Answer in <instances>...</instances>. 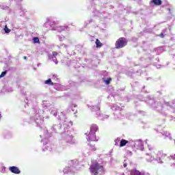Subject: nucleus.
I'll use <instances>...</instances> for the list:
<instances>
[{
  "instance_id": "f257e3e1",
  "label": "nucleus",
  "mask_w": 175,
  "mask_h": 175,
  "mask_svg": "<svg viewBox=\"0 0 175 175\" xmlns=\"http://www.w3.org/2000/svg\"><path fill=\"white\" fill-rule=\"evenodd\" d=\"M137 99L141 102H146L152 110H155V111L165 117L168 116L169 113H175V98L171 102L166 103L157 101L152 96H149V97H142V96H139Z\"/></svg>"
},
{
  "instance_id": "f03ea898",
  "label": "nucleus",
  "mask_w": 175,
  "mask_h": 175,
  "mask_svg": "<svg viewBox=\"0 0 175 175\" xmlns=\"http://www.w3.org/2000/svg\"><path fill=\"white\" fill-rule=\"evenodd\" d=\"M149 151H152L150 154L146 153L148 157L146 158L147 162H152L156 161L157 163H165V162H170L172 167H175V154L167 157L166 154H164L161 150H157L155 148L148 146Z\"/></svg>"
},
{
  "instance_id": "7ed1b4c3",
  "label": "nucleus",
  "mask_w": 175,
  "mask_h": 175,
  "mask_svg": "<svg viewBox=\"0 0 175 175\" xmlns=\"http://www.w3.org/2000/svg\"><path fill=\"white\" fill-rule=\"evenodd\" d=\"M90 170L92 174L94 175H100L105 173V168L100 164L98 163L96 161H93L90 167Z\"/></svg>"
},
{
  "instance_id": "20e7f679",
  "label": "nucleus",
  "mask_w": 175,
  "mask_h": 175,
  "mask_svg": "<svg viewBox=\"0 0 175 175\" xmlns=\"http://www.w3.org/2000/svg\"><path fill=\"white\" fill-rule=\"evenodd\" d=\"M43 113H44V111L38 109V113L30 118L31 122H35L37 126H41V125H43V122H44V118L42 117V114H43Z\"/></svg>"
},
{
  "instance_id": "39448f33",
  "label": "nucleus",
  "mask_w": 175,
  "mask_h": 175,
  "mask_svg": "<svg viewBox=\"0 0 175 175\" xmlns=\"http://www.w3.org/2000/svg\"><path fill=\"white\" fill-rule=\"evenodd\" d=\"M70 128V127H66V129H64L62 137L64 139L66 143H69V144H75V143H76V140L75 139L73 135L70 133V131H69Z\"/></svg>"
},
{
  "instance_id": "423d86ee",
  "label": "nucleus",
  "mask_w": 175,
  "mask_h": 175,
  "mask_svg": "<svg viewBox=\"0 0 175 175\" xmlns=\"http://www.w3.org/2000/svg\"><path fill=\"white\" fill-rule=\"evenodd\" d=\"M57 120H59V121L63 122L64 129L66 128H70V126H72L73 125V122L68 120L66 115H65L64 112H60V113L58 114Z\"/></svg>"
},
{
  "instance_id": "0eeeda50",
  "label": "nucleus",
  "mask_w": 175,
  "mask_h": 175,
  "mask_svg": "<svg viewBox=\"0 0 175 175\" xmlns=\"http://www.w3.org/2000/svg\"><path fill=\"white\" fill-rule=\"evenodd\" d=\"M133 150L136 151V150H139L143 151L144 150V143L142 139H137L133 142Z\"/></svg>"
},
{
  "instance_id": "6e6552de",
  "label": "nucleus",
  "mask_w": 175,
  "mask_h": 175,
  "mask_svg": "<svg viewBox=\"0 0 175 175\" xmlns=\"http://www.w3.org/2000/svg\"><path fill=\"white\" fill-rule=\"evenodd\" d=\"M90 109H92V111L96 112V117L97 118H99V120H106L107 118H109V116L102 115L100 113V107H99V105L90 107Z\"/></svg>"
},
{
  "instance_id": "1a4fd4ad",
  "label": "nucleus",
  "mask_w": 175,
  "mask_h": 175,
  "mask_svg": "<svg viewBox=\"0 0 175 175\" xmlns=\"http://www.w3.org/2000/svg\"><path fill=\"white\" fill-rule=\"evenodd\" d=\"M128 44V40L125 38H120L115 44L116 49H123Z\"/></svg>"
},
{
  "instance_id": "9d476101",
  "label": "nucleus",
  "mask_w": 175,
  "mask_h": 175,
  "mask_svg": "<svg viewBox=\"0 0 175 175\" xmlns=\"http://www.w3.org/2000/svg\"><path fill=\"white\" fill-rule=\"evenodd\" d=\"M68 26H54V24L51 23V30L57 31V32H62V31H68Z\"/></svg>"
},
{
  "instance_id": "9b49d317",
  "label": "nucleus",
  "mask_w": 175,
  "mask_h": 175,
  "mask_svg": "<svg viewBox=\"0 0 175 175\" xmlns=\"http://www.w3.org/2000/svg\"><path fill=\"white\" fill-rule=\"evenodd\" d=\"M157 132L159 133H161L163 136H165V139H169V140H173V138H172V134L169 133V131H165L163 130H161V127H159L157 129Z\"/></svg>"
},
{
  "instance_id": "f8f14e48",
  "label": "nucleus",
  "mask_w": 175,
  "mask_h": 175,
  "mask_svg": "<svg viewBox=\"0 0 175 175\" xmlns=\"http://www.w3.org/2000/svg\"><path fill=\"white\" fill-rule=\"evenodd\" d=\"M57 55H58V53L55 51H53L52 52V54L49 55V59L55 62L56 65L58 64V61H57Z\"/></svg>"
},
{
  "instance_id": "ddd939ff",
  "label": "nucleus",
  "mask_w": 175,
  "mask_h": 175,
  "mask_svg": "<svg viewBox=\"0 0 175 175\" xmlns=\"http://www.w3.org/2000/svg\"><path fill=\"white\" fill-rule=\"evenodd\" d=\"M86 139L88 142H95L96 140V135H95V133L90 132Z\"/></svg>"
},
{
  "instance_id": "4468645a",
  "label": "nucleus",
  "mask_w": 175,
  "mask_h": 175,
  "mask_svg": "<svg viewBox=\"0 0 175 175\" xmlns=\"http://www.w3.org/2000/svg\"><path fill=\"white\" fill-rule=\"evenodd\" d=\"M9 170L11 172V173H14V174H20L21 173L20 169L16 166L10 167Z\"/></svg>"
},
{
  "instance_id": "2eb2a0df",
  "label": "nucleus",
  "mask_w": 175,
  "mask_h": 175,
  "mask_svg": "<svg viewBox=\"0 0 175 175\" xmlns=\"http://www.w3.org/2000/svg\"><path fill=\"white\" fill-rule=\"evenodd\" d=\"M162 5V0H151L150 1V6H161Z\"/></svg>"
},
{
  "instance_id": "dca6fc26",
  "label": "nucleus",
  "mask_w": 175,
  "mask_h": 175,
  "mask_svg": "<svg viewBox=\"0 0 175 175\" xmlns=\"http://www.w3.org/2000/svg\"><path fill=\"white\" fill-rule=\"evenodd\" d=\"M35 99V95L31 92H26V100H33Z\"/></svg>"
},
{
  "instance_id": "f3484780",
  "label": "nucleus",
  "mask_w": 175,
  "mask_h": 175,
  "mask_svg": "<svg viewBox=\"0 0 175 175\" xmlns=\"http://www.w3.org/2000/svg\"><path fill=\"white\" fill-rule=\"evenodd\" d=\"M49 111H50V114H51L52 116H54V117H57V108L52 107L50 108Z\"/></svg>"
},
{
  "instance_id": "a211bd4d",
  "label": "nucleus",
  "mask_w": 175,
  "mask_h": 175,
  "mask_svg": "<svg viewBox=\"0 0 175 175\" xmlns=\"http://www.w3.org/2000/svg\"><path fill=\"white\" fill-rule=\"evenodd\" d=\"M51 24H53V26L57 24V22L55 21H50V20L49 18L46 19V22L44 23V26L46 28H48L49 25H50V27H51Z\"/></svg>"
},
{
  "instance_id": "6ab92c4d",
  "label": "nucleus",
  "mask_w": 175,
  "mask_h": 175,
  "mask_svg": "<svg viewBox=\"0 0 175 175\" xmlns=\"http://www.w3.org/2000/svg\"><path fill=\"white\" fill-rule=\"evenodd\" d=\"M132 174L133 175H146V174L144 172H140L136 169L132 170Z\"/></svg>"
},
{
  "instance_id": "aec40b11",
  "label": "nucleus",
  "mask_w": 175,
  "mask_h": 175,
  "mask_svg": "<svg viewBox=\"0 0 175 175\" xmlns=\"http://www.w3.org/2000/svg\"><path fill=\"white\" fill-rule=\"evenodd\" d=\"M96 131H98V126L96 124H93L90 127V132L92 133H96Z\"/></svg>"
},
{
  "instance_id": "412c9836",
  "label": "nucleus",
  "mask_w": 175,
  "mask_h": 175,
  "mask_svg": "<svg viewBox=\"0 0 175 175\" xmlns=\"http://www.w3.org/2000/svg\"><path fill=\"white\" fill-rule=\"evenodd\" d=\"M46 150L47 151H53V147L50 144H46L44 145V151Z\"/></svg>"
},
{
  "instance_id": "4be33fe9",
  "label": "nucleus",
  "mask_w": 175,
  "mask_h": 175,
  "mask_svg": "<svg viewBox=\"0 0 175 175\" xmlns=\"http://www.w3.org/2000/svg\"><path fill=\"white\" fill-rule=\"evenodd\" d=\"M40 137H44L45 140L49 139V137H51V134H49V131H46L44 135H40Z\"/></svg>"
},
{
  "instance_id": "5701e85b",
  "label": "nucleus",
  "mask_w": 175,
  "mask_h": 175,
  "mask_svg": "<svg viewBox=\"0 0 175 175\" xmlns=\"http://www.w3.org/2000/svg\"><path fill=\"white\" fill-rule=\"evenodd\" d=\"M103 81L106 85H109L111 83V78H103Z\"/></svg>"
},
{
  "instance_id": "b1692460",
  "label": "nucleus",
  "mask_w": 175,
  "mask_h": 175,
  "mask_svg": "<svg viewBox=\"0 0 175 175\" xmlns=\"http://www.w3.org/2000/svg\"><path fill=\"white\" fill-rule=\"evenodd\" d=\"M128 144V141L126 139H122L120 143V147H125Z\"/></svg>"
},
{
  "instance_id": "393cba45",
  "label": "nucleus",
  "mask_w": 175,
  "mask_h": 175,
  "mask_svg": "<svg viewBox=\"0 0 175 175\" xmlns=\"http://www.w3.org/2000/svg\"><path fill=\"white\" fill-rule=\"evenodd\" d=\"M88 147L92 151H95V150H96L95 148V144L93 142L88 144Z\"/></svg>"
},
{
  "instance_id": "a878e982",
  "label": "nucleus",
  "mask_w": 175,
  "mask_h": 175,
  "mask_svg": "<svg viewBox=\"0 0 175 175\" xmlns=\"http://www.w3.org/2000/svg\"><path fill=\"white\" fill-rule=\"evenodd\" d=\"M93 16H94V17H100L102 16V13L98 10H94L93 12Z\"/></svg>"
},
{
  "instance_id": "bb28decb",
  "label": "nucleus",
  "mask_w": 175,
  "mask_h": 175,
  "mask_svg": "<svg viewBox=\"0 0 175 175\" xmlns=\"http://www.w3.org/2000/svg\"><path fill=\"white\" fill-rule=\"evenodd\" d=\"M53 129L55 132H58L61 129V124L54 125Z\"/></svg>"
},
{
  "instance_id": "cd10ccee",
  "label": "nucleus",
  "mask_w": 175,
  "mask_h": 175,
  "mask_svg": "<svg viewBox=\"0 0 175 175\" xmlns=\"http://www.w3.org/2000/svg\"><path fill=\"white\" fill-rule=\"evenodd\" d=\"M111 109L113 111H117V110H121V107H120L117 104H113L111 106Z\"/></svg>"
},
{
  "instance_id": "c85d7f7f",
  "label": "nucleus",
  "mask_w": 175,
  "mask_h": 175,
  "mask_svg": "<svg viewBox=\"0 0 175 175\" xmlns=\"http://www.w3.org/2000/svg\"><path fill=\"white\" fill-rule=\"evenodd\" d=\"M69 84H70V87H79V83H76L72 81H70Z\"/></svg>"
},
{
  "instance_id": "c756f323",
  "label": "nucleus",
  "mask_w": 175,
  "mask_h": 175,
  "mask_svg": "<svg viewBox=\"0 0 175 175\" xmlns=\"http://www.w3.org/2000/svg\"><path fill=\"white\" fill-rule=\"evenodd\" d=\"M44 84H47L48 85H54V83L51 81V79H49L44 81Z\"/></svg>"
},
{
  "instance_id": "7c9ffc66",
  "label": "nucleus",
  "mask_w": 175,
  "mask_h": 175,
  "mask_svg": "<svg viewBox=\"0 0 175 175\" xmlns=\"http://www.w3.org/2000/svg\"><path fill=\"white\" fill-rule=\"evenodd\" d=\"M96 47H102V43L98 39L96 40Z\"/></svg>"
},
{
  "instance_id": "2f4dec72",
  "label": "nucleus",
  "mask_w": 175,
  "mask_h": 175,
  "mask_svg": "<svg viewBox=\"0 0 175 175\" xmlns=\"http://www.w3.org/2000/svg\"><path fill=\"white\" fill-rule=\"evenodd\" d=\"M33 43H40V41L39 40V38L38 37H33Z\"/></svg>"
},
{
  "instance_id": "473e14b6",
  "label": "nucleus",
  "mask_w": 175,
  "mask_h": 175,
  "mask_svg": "<svg viewBox=\"0 0 175 175\" xmlns=\"http://www.w3.org/2000/svg\"><path fill=\"white\" fill-rule=\"evenodd\" d=\"M4 31H5V33H10V29H9V28H8V26L7 25H5V28H4Z\"/></svg>"
},
{
  "instance_id": "72a5a7b5",
  "label": "nucleus",
  "mask_w": 175,
  "mask_h": 175,
  "mask_svg": "<svg viewBox=\"0 0 175 175\" xmlns=\"http://www.w3.org/2000/svg\"><path fill=\"white\" fill-rule=\"evenodd\" d=\"M5 172H6V167L5 166L2 165L1 167V173H5Z\"/></svg>"
},
{
  "instance_id": "f704fd0d",
  "label": "nucleus",
  "mask_w": 175,
  "mask_h": 175,
  "mask_svg": "<svg viewBox=\"0 0 175 175\" xmlns=\"http://www.w3.org/2000/svg\"><path fill=\"white\" fill-rule=\"evenodd\" d=\"M6 71H3L1 72V74L0 75V79H2V77H5V76H6Z\"/></svg>"
},
{
  "instance_id": "c9c22d12",
  "label": "nucleus",
  "mask_w": 175,
  "mask_h": 175,
  "mask_svg": "<svg viewBox=\"0 0 175 175\" xmlns=\"http://www.w3.org/2000/svg\"><path fill=\"white\" fill-rule=\"evenodd\" d=\"M59 40H60V42H62V40H65V36L62 35L59 36Z\"/></svg>"
},
{
  "instance_id": "e433bc0d",
  "label": "nucleus",
  "mask_w": 175,
  "mask_h": 175,
  "mask_svg": "<svg viewBox=\"0 0 175 175\" xmlns=\"http://www.w3.org/2000/svg\"><path fill=\"white\" fill-rule=\"evenodd\" d=\"M139 114H141V116H146V112L143 111H139Z\"/></svg>"
},
{
  "instance_id": "4c0bfd02",
  "label": "nucleus",
  "mask_w": 175,
  "mask_h": 175,
  "mask_svg": "<svg viewBox=\"0 0 175 175\" xmlns=\"http://www.w3.org/2000/svg\"><path fill=\"white\" fill-rule=\"evenodd\" d=\"M10 137H12L10 134H7L5 135V139H10Z\"/></svg>"
},
{
  "instance_id": "58836bf2",
  "label": "nucleus",
  "mask_w": 175,
  "mask_h": 175,
  "mask_svg": "<svg viewBox=\"0 0 175 175\" xmlns=\"http://www.w3.org/2000/svg\"><path fill=\"white\" fill-rule=\"evenodd\" d=\"M66 47H68V46L64 44H62V45L59 46L60 49L66 48Z\"/></svg>"
},
{
  "instance_id": "ea45409f",
  "label": "nucleus",
  "mask_w": 175,
  "mask_h": 175,
  "mask_svg": "<svg viewBox=\"0 0 175 175\" xmlns=\"http://www.w3.org/2000/svg\"><path fill=\"white\" fill-rule=\"evenodd\" d=\"M92 23V19H91L90 21H88L87 22L85 23V25H88V24Z\"/></svg>"
},
{
  "instance_id": "a19ab883",
  "label": "nucleus",
  "mask_w": 175,
  "mask_h": 175,
  "mask_svg": "<svg viewBox=\"0 0 175 175\" xmlns=\"http://www.w3.org/2000/svg\"><path fill=\"white\" fill-rule=\"evenodd\" d=\"M1 8H3L4 10H8V9H9V7H8V6H5H5L3 5V6L1 7Z\"/></svg>"
},
{
  "instance_id": "79ce46f5",
  "label": "nucleus",
  "mask_w": 175,
  "mask_h": 175,
  "mask_svg": "<svg viewBox=\"0 0 175 175\" xmlns=\"http://www.w3.org/2000/svg\"><path fill=\"white\" fill-rule=\"evenodd\" d=\"M170 121H175V117H173V116H170Z\"/></svg>"
},
{
  "instance_id": "37998d69",
  "label": "nucleus",
  "mask_w": 175,
  "mask_h": 175,
  "mask_svg": "<svg viewBox=\"0 0 175 175\" xmlns=\"http://www.w3.org/2000/svg\"><path fill=\"white\" fill-rule=\"evenodd\" d=\"M43 118H45V120H50V116H46L44 117Z\"/></svg>"
},
{
  "instance_id": "c03bdc74",
  "label": "nucleus",
  "mask_w": 175,
  "mask_h": 175,
  "mask_svg": "<svg viewBox=\"0 0 175 175\" xmlns=\"http://www.w3.org/2000/svg\"><path fill=\"white\" fill-rule=\"evenodd\" d=\"M46 103H47V101H44L43 102V106H44L45 107H47L48 106L46 105Z\"/></svg>"
},
{
  "instance_id": "a18cd8bd",
  "label": "nucleus",
  "mask_w": 175,
  "mask_h": 175,
  "mask_svg": "<svg viewBox=\"0 0 175 175\" xmlns=\"http://www.w3.org/2000/svg\"><path fill=\"white\" fill-rule=\"evenodd\" d=\"M14 1L17 3H20V2H21L23 0H14Z\"/></svg>"
},
{
  "instance_id": "49530a36",
  "label": "nucleus",
  "mask_w": 175,
  "mask_h": 175,
  "mask_svg": "<svg viewBox=\"0 0 175 175\" xmlns=\"http://www.w3.org/2000/svg\"><path fill=\"white\" fill-rule=\"evenodd\" d=\"M120 142V138H118L117 139L115 140L116 146H117V142Z\"/></svg>"
},
{
  "instance_id": "de8ad7c7",
  "label": "nucleus",
  "mask_w": 175,
  "mask_h": 175,
  "mask_svg": "<svg viewBox=\"0 0 175 175\" xmlns=\"http://www.w3.org/2000/svg\"><path fill=\"white\" fill-rule=\"evenodd\" d=\"M13 92V89L10 88L8 90V92Z\"/></svg>"
},
{
  "instance_id": "09e8293b",
  "label": "nucleus",
  "mask_w": 175,
  "mask_h": 175,
  "mask_svg": "<svg viewBox=\"0 0 175 175\" xmlns=\"http://www.w3.org/2000/svg\"><path fill=\"white\" fill-rule=\"evenodd\" d=\"M160 38H165V36L163 35V33H161L160 34Z\"/></svg>"
},
{
  "instance_id": "8fccbe9b",
  "label": "nucleus",
  "mask_w": 175,
  "mask_h": 175,
  "mask_svg": "<svg viewBox=\"0 0 175 175\" xmlns=\"http://www.w3.org/2000/svg\"><path fill=\"white\" fill-rule=\"evenodd\" d=\"M25 12H27L26 10H23V12L21 13V16H23V14H24V13H25Z\"/></svg>"
},
{
  "instance_id": "3c124183",
  "label": "nucleus",
  "mask_w": 175,
  "mask_h": 175,
  "mask_svg": "<svg viewBox=\"0 0 175 175\" xmlns=\"http://www.w3.org/2000/svg\"><path fill=\"white\" fill-rule=\"evenodd\" d=\"M160 68H161V65H157V69H160Z\"/></svg>"
},
{
  "instance_id": "603ef678",
  "label": "nucleus",
  "mask_w": 175,
  "mask_h": 175,
  "mask_svg": "<svg viewBox=\"0 0 175 175\" xmlns=\"http://www.w3.org/2000/svg\"><path fill=\"white\" fill-rule=\"evenodd\" d=\"M123 166L124 167H126V163H124Z\"/></svg>"
},
{
  "instance_id": "864d4df0",
  "label": "nucleus",
  "mask_w": 175,
  "mask_h": 175,
  "mask_svg": "<svg viewBox=\"0 0 175 175\" xmlns=\"http://www.w3.org/2000/svg\"><path fill=\"white\" fill-rule=\"evenodd\" d=\"M1 118H2V115L1 114V112H0V120Z\"/></svg>"
},
{
  "instance_id": "5fc2aeb1",
  "label": "nucleus",
  "mask_w": 175,
  "mask_h": 175,
  "mask_svg": "<svg viewBox=\"0 0 175 175\" xmlns=\"http://www.w3.org/2000/svg\"><path fill=\"white\" fill-rule=\"evenodd\" d=\"M73 167H75V166H74V165H72V166H71V167H70V168H71V169H72Z\"/></svg>"
},
{
  "instance_id": "6e6d98bb",
  "label": "nucleus",
  "mask_w": 175,
  "mask_h": 175,
  "mask_svg": "<svg viewBox=\"0 0 175 175\" xmlns=\"http://www.w3.org/2000/svg\"><path fill=\"white\" fill-rule=\"evenodd\" d=\"M24 59H27V56H25V57H24Z\"/></svg>"
},
{
  "instance_id": "4d7b16f0",
  "label": "nucleus",
  "mask_w": 175,
  "mask_h": 175,
  "mask_svg": "<svg viewBox=\"0 0 175 175\" xmlns=\"http://www.w3.org/2000/svg\"><path fill=\"white\" fill-rule=\"evenodd\" d=\"M120 175H125V174H124V173H122V174H120Z\"/></svg>"
},
{
  "instance_id": "13d9d810",
  "label": "nucleus",
  "mask_w": 175,
  "mask_h": 175,
  "mask_svg": "<svg viewBox=\"0 0 175 175\" xmlns=\"http://www.w3.org/2000/svg\"><path fill=\"white\" fill-rule=\"evenodd\" d=\"M59 88H61L62 87V85H59Z\"/></svg>"
},
{
  "instance_id": "bf43d9fd",
  "label": "nucleus",
  "mask_w": 175,
  "mask_h": 175,
  "mask_svg": "<svg viewBox=\"0 0 175 175\" xmlns=\"http://www.w3.org/2000/svg\"><path fill=\"white\" fill-rule=\"evenodd\" d=\"M72 111H75V109L74 108H72Z\"/></svg>"
},
{
  "instance_id": "052dcab7",
  "label": "nucleus",
  "mask_w": 175,
  "mask_h": 175,
  "mask_svg": "<svg viewBox=\"0 0 175 175\" xmlns=\"http://www.w3.org/2000/svg\"><path fill=\"white\" fill-rule=\"evenodd\" d=\"M147 80H151V78H149V79H148V78H147Z\"/></svg>"
},
{
  "instance_id": "680f3d73",
  "label": "nucleus",
  "mask_w": 175,
  "mask_h": 175,
  "mask_svg": "<svg viewBox=\"0 0 175 175\" xmlns=\"http://www.w3.org/2000/svg\"><path fill=\"white\" fill-rule=\"evenodd\" d=\"M145 143H147V139L145 141Z\"/></svg>"
},
{
  "instance_id": "e2e57ef3",
  "label": "nucleus",
  "mask_w": 175,
  "mask_h": 175,
  "mask_svg": "<svg viewBox=\"0 0 175 175\" xmlns=\"http://www.w3.org/2000/svg\"><path fill=\"white\" fill-rule=\"evenodd\" d=\"M144 88H145V86L143 87V90H144Z\"/></svg>"
},
{
  "instance_id": "0e129e2a",
  "label": "nucleus",
  "mask_w": 175,
  "mask_h": 175,
  "mask_svg": "<svg viewBox=\"0 0 175 175\" xmlns=\"http://www.w3.org/2000/svg\"><path fill=\"white\" fill-rule=\"evenodd\" d=\"M42 142H44V139H42Z\"/></svg>"
},
{
  "instance_id": "69168bd1",
  "label": "nucleus",
  "mask_w": 175,
  "mask_h": 175,
  "mask_svg": "<svg viewBox=\"0 0 175 175\" xmlns=\"http://www.w3.org/2000/svg\"><path fill=\"white\" fill-rule=\"evenodd\" d=\"M174 144H175V139H174Z\"/></svg>"
},
{
  "instance_id": "338daca9",
  "label": "nucleus",
  "mask_w": 175,
  "mask_h": 175,
  "mask_svg": "<svg viewBox=\"0 0 175 175\" xmlns=\"http://www.w3.org/2000/svg\"><path fill=\"white\" fill-rule=\"evenodd\" d=\"M157 61L159 62V59H158Z\"/></svg>"
},
{
  "instance_id": "774afa93",
  "label": "nucleus",
  "mask_w": 175,
  "mask_h": 175,
  "mask_svg": "<svg viewBox=\"0 0 175 175\" xmlns=\"http://www.w3.org/2000/svg\"><path fill=\"white\" fill-rule=\"evenodd\" d=\"M74 107H76V105H75Z\"/></svg>"
}]
</instances>
